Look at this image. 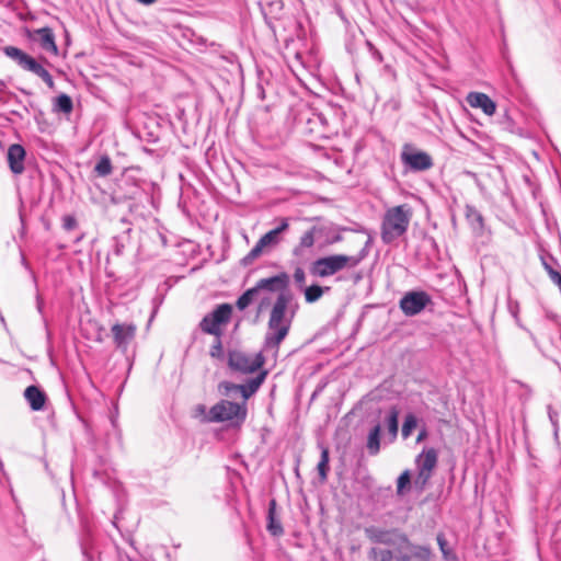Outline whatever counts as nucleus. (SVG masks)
<instances>
[{
  "mask_svg": "<svg viewBox=\"0 0 561 561\" xmlns=\"http://www.w3.org/2000/svg\"><path fill=\"white\" fill-rule=\"evenodd\" d=\"M297 304L290 290L278 294L272 306L267 322V331L264 336L263 351L277 356L280 343L289 333L291 322L295 318Z\"/></svg>",
  "mask_w": 561,
  "mask_h": 561,
  "instance_id": "nucleus-1",
  "label": "nucleus"
},
{
  "mask_svg": "<svg viewBox=\"0 0 561 561\" xmlns=\"http://www.w3.org/2000/svg\"><path fill=\"white\" fill-rule=\"evenodd\" d=\"M413 211L408 204L388 208L382 217L380 237L385 244H391L409 229Z\"/></svg>",
  "mask_w": 561,
  "mask_h": 561,
  "instance_id": "nucleus-2",
  "label": "nucleus"
},
{
  "mask_svg": "<svg viewBox=\"0 0 561 561\" xmlns=\"http://www.w3.org/2000/svg\"><path fill=\"white\" fill-rule=\"evenodd\" d=\"M248 416L245 402H233L226 399L219 400L210 408L209 419L213 423H227L230 427L239 428Z\"/></svg>",
  "mask_w": 561,
  "mask_h": 561,
  "instance_id": "nucleus-3",
  "label": "nucleus"
},
{
  "mask_svg": "<svg viewBox=\"0 0 561 561\" xmlns=\"http://www.w3.org/2000/svg\"><path fill=\"white\" fill-rule=\"evenodd\" d=\"M356 260L350 259L345 254H333L317 259L311 267L310 272L319 277H329L344 268H351L350 264H354Z\"/></svg>",
  "mask_w": 561,
  "mask_h": 561,
  "instance_id": "nucleus-4",
  "label": "nucleus"
},
{
  "mask_svg": "<svg viewBox=\"0 0 561 561\" xmlns=\"http://www.w3.org/2000/svg\"><path fill=\"white\" fill-rule=\"evenodd\" d=\"M397 561H431V547L413 543L405 534H398Z\"/></svg>",
  "mask_w": 561,
  "mask_h": 561,
  "instance_id": "nucleus-5",
  "label": "nucleus"
},
{
  "mask_svg": "<svg viewBox=\"0 0 561 561\" xmlns=\"http://www.w3.org/2000/svg\"><path fill=\"white\" fill-rule=\"evenodd\" d=\"M232 314V307L229 304L218 305L211 312L207 313L201 321L199 328L207 334L221 335L220 327L227 324Z\"/></svg>",
  "mask_w": 561,
  "mask_h": 561,
  "instance_id": "nucleus-6",
  "label": "nucleus"
},
{
  "mask_svg": "<svg viewBox=\"0 0 561 561\" xmlns=\"http://www.w3.org/2000/svg\"><path fill=\"white\" fill-rule=\"evenodd\" d=\"M402 164L412 172H423L433 168V158L425 151L416 150L412 145L405 144L400 153Z\"/></svg>",
  "mask_w": 561,
  "mask_h": 561,
  "instance_id": "nucleus-7",
  "label": "nucleus"
},
{
  "mask_svg": "<svg viewBox=\"0 0 561 561\" xmlns=\"http://www.w3.org/2000/svg\"><path fill=\"white\" fill-rule=\"evenodd\" d=\"M432 302V297L428 293L424 290H410L399 300V308L405 317H414L425 310Z\"/></svg>",
  "mask_w": 561,
  "mask_h": 561,
  "instance_id": "nucleus-8",
  "label": "nucleus"
},
{
  "mask_svg": "<svg viewBox=\"0 0 561 561\" xmlns=\"http://www.w3.org/2000/svg\"><path fill=\"white\" fill-rule=\"evenodd\" d=\"M438 461V453L435 448H423L422 453L416 456L415 465L417 476L415 483L423 488L430 481L433 470L436 468Z\"/></svg>",
  "mask_w": 561,
  "mask_h": 561,
  "instance_id": "nucleus-9",
  "label": "nucleus"
},
{
  "mask_svg": "<svg viewBox=\"0 0 561 561\" xmlns=\"http://www.w3.org/2000/svg\"><path fill=\"white\" fill-rule=\"evenodd\" d=\"M228 365L232 370L250 374L264 365V357L261 353L250 356L239 351H231L228 356Z\"/></svg>",
  "mask_w": 561,
  "mask_h": 561,
  "instance_id": "nucleus-10",
  "label": "nucleus"
},
{
  "mask_svg": "<svg viewBox=\"0 0 561 561\" xmlns=\"http://www.w3.org/2000/svg\"><path fill=\"white\" fill-rule=\"evenodd\" d=\"M327 231V226H312L306 230L299 239L298 244L293 248L291 254L298 260L307 259V254L313 248L316 240Z\"/></svg>",
  "mask_w": 561,
  "mask_h": 561,
  "instance_id": "nucleus-11",
  "label": "nucleus"
},
{
  "mask_svg": "<svg viewBox=\"0 0 561 561\" xmlns=\"http://www.w3.org/2000/svg\"><path fill=\"white\" fill-rule=\"evenodd\" d=\"M140 194L137 183L130 178H123L117 183V188L111 193V202L119 204L127 199H134Z\"/></svg>",
  "mask_w": 561,
  "mask_h": 561,
  "instance_id": "nucleus-12",
  "label": "nucleus"
},
{
  "mask_svg": "<svg viewBox=\"0 0 561 561\" xmlns=\"http://www.w3.org/2000/svg\"><path fill=\"white\" fill-rule=\"evenodd\" d=\"M398 534L401 533L396 529H381L376 526L365 528V535L371 542L387 546H396L399 543Z\"/></svg>",
  "mask_w": 561,
  "mask_h": 561,
  "instance_id": "nucleus-13",
  "label": "nucleus"
},
{
  "mask_svg": "<svg viewBox=\"0 0 561 561\" xmlns=\"http://www.w3.org/2000/svg\"><path fill=\"white\" fill-rule=\"evenodd\" d=\"M112 334L114 337V342L117 348L126 351L128 344L134 340L136 334V325L135 324H121L115 323L112 329Z\"/></svg>",
  "mask_w": 561,
  "mask_h": 561,
  "instance_id": "nucleus-14",
  "label": "nucleus"
},
{
  "mask_svg": "<svg viewBox=\"0 0 561 561\" xmlns=\"http://www.w3.org/2000/svg\"><path fill=\"white\" fill-rule=\"evenodd\" d=\"M31 38L37 42L43 50L53 55L58 54V47L55 42V34L50 27L45 26L34 30Z\"/></svg>",
  "mask_w": 561,
  "mask_h": 561,
  "instance_id": "nucleus-15",
  "label": "nucleus"
},
{
  "mask_svg": "<svg viewBox=\"0 0 561 561\" xmlns=\"http://www.w3.org/2000/svg\"><path fill=\"white\" fill-rule=\"evenodd\" d=\"M289 276L287 273L282 272L275 276L260 279L255 288L257 291L264 289L268 291H285L288 289Z\"/></svg>",
  "mask_w": 561,
  "mask_h": 561,
  "instance_id": "nucleus-16",
  "label": "nucleus"
},
{
  "mask_svg": "<svg viewBox=\"0 0 561 561\" xmlns=\"http://www.w3.org/2000/svg\"><path fill=\"white\" fill-rule=\"evenodd\" d=\"M467 102L471 107L481 108L488 116H492L496 111L494 101L482 92H470L467 95Z\"/></svg>",
  "mask_w": 561,
  "mask_h": 561,
  "instance_id": "nucleus-17",
  "label": "nucleus"
},
{
  "mask_svg": "<svg viewBox=\"0 0 561 561\" xmlns=\"http://www.w3.org/2000/svg\"><path fill=\"white\" fill-rule=\"evenodd\" d=\"M25 149L18 144L11 145L8 149V162L10 170L14 174H21L24 171Z\"/></svg>",
  "mask_w": 561,
  "mask_h": 561,
  "instance_id": "nucleus-18",
  "label": "nucleus"
},
{
  "mask_svg": "<svg viewBox=\"0 0 561 561\" xmlns=\"http://www.w3.org/2000/svg\"><path fill=\"white\" fill-rule=\"evenodd\" d=\"M465 217L473 234L477 237L483 236L485 230L484 218L474 206L466 205Z\"/></svg>",
  "mask_w": 561,
  "mask_h": 561,
  "instance_id": "nucleus-19",
  "label": "nucleus"
},
{
  "mask_svg": "<svg viewBox=\"0 0 561 561\" xmlns=\"http://www.w3.org/2000/svg\"><path fill=\"white\" fill-rule=\"evenodd\" d=\"M24 398L33 411L43 410L47 400L45 392L34 385H31L25 389Z\"/></svg>",
  "mask_w": 561,
  "mask_h": 561,
  "instance_id": "nucleus-20",
  "label": "nucleus"
},
{
  "mask_svg": "<svg viewBox=\"0 0 561 561\" xmlns=\"http://www.w3.org/2000/svg\"><path fill=\"white\" fill-rule=\"evenodd\" d=\"M276 507V500L272 499L268 502L266 529L272 536L279 537L284 534V528L280 519L277 517Z\"/></svg>",
  "mask_w": 561,
  "mask_h": 561,
  "instance_id": "nucleus-21",
  "label": "nucleus"
},
{
  "mask_svg": "<svg viewBox=\"0 0 561 561\" xmlns=\"http://www.w3.org/2000/svg\"><path fill=\"white\" fill-rule=\"evenodd\" d=\"M386 427V437L389 443H393L399 432V410L397 407H391L383 420Z\"/></svg>",
  "mask_w": 561,
  "mask_h": 561,
  "instance_id": "nucleus-22",
  "label": "nucleus"
},
{
  "mask_svg": "<svg viewBox=\"0 0 561 561\" xmlns=\"http://www.w3.org/2000/svg\"><path fill=\"white\" fill-rule=\"evenodd\" d=\"M266 375V370L260 371L255 377L250 378L245 383L240 385L239 388L240 394L243 399L242 402L247 403V400L259 390L261 385L264 382Z\"/></svg>",
  "mask_w": 561,
  "mask_h": 561,
  "instance_id": "nucleus-23",
  "label": "nucleus"
},
{
  "mask_svg": "<svg viewBox=\"0 0 561 561\" xmlns=\"http://www.w3.org/2000/svg\"><path fill=\"white\" fill-rule=\"evenodd\" d=\"M380 423H376L368 432L366 448L370 456H376L380 451Z\"/></svg>",
  "mask_w": 561,
  "mask_h": 561,
  "instance_id": "nucleus-24",
  "label": "nucleus"
},
{
  "mask_svg": "<svg viewBox=\"0 0 561 561\" xmlns=\"http://www.w3.org/2000/svg\"><path fill=\"white\" fill-rule=\"evenodd\" d=\"M24 70L31 71L34 75L38 76L48 85V88H54L55 83L51 75L33 57L31 58V60H28V64Z\"/></svg>",
  "mask_w": 561,
  "mask_h": 561,
  "instance_id": "nucleus-25",
  "label": "nucleus"
},
{
  "mask_svg": "<svg viewBox=\"0 0 561 561\" xmlns=\"http://www.w3.org/2000/svg\"><path fill=\"white\" fill-rule=\"evenodd\" d=\"M3 53L9 58L15 60L18 62V65L23 69H25V67L28 64V60H31V58H32L30 55H27L26 53H24L23 50H21L20 48L15 47V46H5L3 48Z\"/></svg>",
  "mask_w": 561,
  "mask_h": 561,
  "instance_id": "nucleus-26",
  "label": "nucleus"
},
{
  "mask_svg": "<svg viewBox=\"0 0 561 561\" xmlns=\"http://www.w3.org/2000/svg\"><path fill=\"white\" fill-rule=\"evenodd\" d=\"M436 540H437L439 550L442 552L443 559L445 561H457L458 560L455 550L450 547L449 542L447 541V539L443 533L437 534Z\"/></svg>",
  "mask_w": 561,
  "mask_h": 561,
  "instance_id": "nucleus-27",
  "label": "nucleus"
},
{
  "mask_svg": "<svg viewBox=\"0 0 561 561\" xmlns=\"http://www.w3.org/2000/svg\"><path fill=\"white\" fill-rule=\"evenodd\" d=\"M73 110V103L68 94L61 93L55 99L53 111L56 113L70 114Z\"/></svg>",
  "mask_w": 561,
  "mask_h": 561,
  "instance_id": "nucleus-28",
  "label": "nucleus"
},
{
  "mask_svg": "<svg viewBox=\"0 0 561 561\" xmlns=\"http://www.w3.org/2000/svg\"><path fill=\"white\" fill-rule=\"evenodd\" d=\"M320 449H321V456H320V461L318 462L317 469H318V474H319L320 480L322 482H324L328 479V473H329V470H330V467H329V461H330L329 448L323 446V445H321Z\"/></svg>",
  "mask_w": 561,
  "mask_h": 561,
  "instance_id": "nucleus-29",
  "label": "nucleus"
},
{
  "mask_svg": "<svg viewBox=\"0 0 561 561\" xmlns=\"http://www.w3.org/2000/svg\"><path fill=\"white\" fill-rule=\"evenodd\" d=\"M93 172L100 178H106L113 172V165L111 158L107 154H103L94 165Z\"/></svg>",
  "mask_w": 561,
  "mask_h": 561,
  "instance_id": "nucleus-30",
  "label": "nucleus"
},
{
  "mask_svg": "<svg viewBox=\"0 0 561 561\" xmlns=\"http://www.w3.org/2000/svg\"><path fill=\"white\" fill-rule=\"evenodd\" d=\"M259 291L255 286L245 290L237 300L236 306L239 310H244L248 308L253 300L256 298Z\"/></svg>",
  "mask_w": 561,
  "mask_h": 561,
  "instance_id": "nucleus-31",
  "label": "nucleus"
},
{
  "mask_svg": "<svg viewBox=\"0 0 561 561\" xmlns=\"http://www.w3.org/2000/svg\"><path fill=\"white\" fill-rule=\"evenodd\" d=\"M368 557L371 561H393L397 557L389 549L371 548L368 552Z\"/></svg>",
  "mask_w": 561,
  "mask_h": 561,
  "instance_id": "nucleus-32",
  "label": "nucleus"
},
{
  "mask_svg": "<svg viewBox=\"0 0 561 561\" xmlns=\"http://www.w3.org/2000/svg\"><path fill=\"white\" fill-rule=\"evenodd\" d=\"M265 247L257 240L255 245L251 249V251L241 260V264L243 266L251 265L256 259H259Z\"/></svg>",
  "mask_w": 561,
  "mask_h": 561,
  "instance_id": "nucleus-33",
  "label": "nucleus"
},
{
  "mask_svg": "<svg viewBox=\"0 0 561 561\" xmlns=\"http://www.w3.org/2000/svg\"><path fill=\"white\" fill-rule=\"evenodd\" d=\"M417 426V417L413 413H408L404 417L401 434L404 439L411 436L413 430Z\"/></svg>",
  "mask_w": 561,
  "mask_h": 561,
  "instance_id": "nucleus-34",
  "label": "nucleus"
},
{
  "mask_svg": "<svg viewBox=\"0 0 561 561\" xmlns=\"http://www.w3.org/2000/svg\"><path fill=\"white\" fill-rule=\"evenodd\" d=\"M209 414H210V409L207 410L206 405L205 404H196L193 409H192V417L195 419V420H198L201 423H213L211 420L209 419Z\"/></svg>",
  "mask_w": 561,
  "mask_h": 561,
  "instance_id": "nucleus-35",
  "label": "nucleus"
},
{
  "mask_svg": "<svg viewBox=\"0 0 561 561\" xmlns=\"http://www.w3.org/2000/svg\"><path fill=\"white\" fill-rule=\"evenodd\" d=\"M240 385L230 382V381H221L218 385V390L221 394L226 397H233L237 393H240Z\"/></svg>",
  "mask_w": 561,
  "mask_h": 561,
  "instance_id": "nucleus-36",
  "label": "nucleus"
},
{
  "mask_svg": "<svg viewBox=\"0 0 561 561\" xmlns=\"http://www.w3.org/2000/svg\"><path fill=\"white\" fill-rule=\"evenodd\" d=\"M323 294V289L319 285H311L305 289V298L309 304L316 302Z\"/></svg>",
  "mask_w": 561,
  "mask_h": 561,
  "instance_id": "nucleus-37",
  "label": "nucleus"
},
{
  "mask_svg": "<svg viewBox=\"0 0 561 561\" xmlns=\"http://www.w3.org/2000/svg\"><path fill=\"white\" fill-rule=\"evenodd\" d=\"M282 238L272 229L263 234L259 241L265 247H273L280 242Z\"/></svg>",
  "mask_w": 561,
  "mask_h": 561,
  "instance_id": "nucleus-38",
  "label": "nucleus"
},
{
  "mask_svg": "<svg viewBox=\"0 0 561 561\" xmlns=\"http://www.w3.org/2000/svg\"><path fill=\"white\" fill-rule=\"evenodd\" d=\"M216 337H217L216 341L210 346L209 354L214 358H222L224 357V350H222V344H221V341H220V336H216Z\"/></svg>",
  "mask_w": 561,
  "mask_h": 561,
  "instance_id": "nucleus-39",
  "label": "nucleus"
},
{
  "mask_svg": "<svg viewBox=\"0 0 561 561\" xmlns=\"http://www.w3.org/2000/svg\"><path fill=\"white\" fill-rule=\"evenodd\" d=\"M410 481H411V477H410L409 470H405L404 472H402L399 476L398 481H397V491L399 494H401L403 492V489L408 484H410Z\"/></svg>",
  "mask_w": 561,
  "mask_h": 561,
  "instance_id": "nucleus-40",
  "label": "nucleus"
},
{
  "mask_svg": "<svg viewBox=\"0 0 561 561\" xmlns=\"http://www.w3.org/2000/svg\"><path fill=\"white\" fill-rule=\"evenodd\" d=\"M78 227V221L73 215H65L62 217V228L67 231L75 230Z\"/></svg>",
  "mask_w": 561,
  "mask_h": 561,
  "instance_id": "nucleus-41",
  "label": "nucleus"
},
{
  "mask_svg": "<svg viewBox=\"0 0 561 561\" xmlns=\"http://www.w3.org/2000/svg\"><path fill=\"white\" fill-rule=\"evenodd\" d=\"M289 220L290 218L287 217L277 218L276 221L278 222V225L273 230L280 237L282 233L288 230Z\"/></svg>",
  "mask_w": 561,
  "mask_h": 561,
  "instance_id": "nucleus-42",
  "label": "nucleus"
},
{
  "mask_svg": "<svg viewBox=\"0 0 561 561\" xmlns=\"http://www.w3.org/2000/svg\"><path fill=\"white\" fill-rule=\"evenodd\" d=\"M543 266L546 271L548 272L551 280L557 284L561 279V272L556 270L550 263L543 261Z\"/></svg>",
  "mask_w": 561,
  "mask_h": 561,
  "instance_id": "nucleus-43",
  "label": "nucleus"
},
{
  "mask_svg": "<svg viewBox=\"0 0 561 561\" xmlns=\"http://www.w3.org/2000/svg\"><path fill=\"white\" fill-rule=\"evenodd\" d=\"M331 228L327 227V231L323 236H327V243L328 244H334L337 242H341L343 240V237L340 232H335L333 234L330 233Z\"/></svg>",
  "mask_w": 561,
  "mask_h": 561,
  "instance_id": "nucleus-44",
  "label": "nucleus"
},
{
  "mask_svg": "<svg viewBox=\"0 0 561 561\" xmlns=\"http://www.w3.org/2000/svg\"><path fill=\"white\" fill-rule=\"evenodd\" d=\"M294 279H295V283L302 287L306 283V274H305V271L301 268V267H297L294 272Z\"/></svg>",
  "mask_w": 561,
  "mask_h": 561,
  "instance_id": "nucleus-45",
  "label": "nucleus"
},
{
  "mask_svg": "<svg viewBox=\"0 0 561 561\" xmlns=\"http://www.w3.org/2000/svg\"><path fill=\"white\" fill-rule=\"evenodd\" d=\"M366 255H367V252L365 249L359 251V253L356 255H348L350 259L356 260V262L354 264H350V267L351 268L356 267L366 257Z\"/></svg>",
  "mask_w": 561,
  "mask_h": 561,
  "instance_id": "nucleus-46",
  "label": "nucleus"
},
{
  "mask_svg": "<svg viewBox=\"0 0 561 561\" xmlns=\"http://www.w3.org/2000/svg\"><path fill=\"white\" fill-rule=\"evenodd\" d=\"M367 45H368V47H369V49H370V51H371V54H373V57H374L378 62H381V61H382V59H383V58H382L381 53H380L378 49H376V48L373 46V44H371V43H369V42H368V43H367Z\"/></svg>",
  "mask_w": 561,
  "mask_h": 561,
  "instance_id": "nucleus-47",
  "label": "nucleus"
},
{
  "mask_svg": "<svg viewBox=\"0 0 561 561\" xmlns=\"http://www.w3.org/2000/svg\"><path fill=\"white\" fill-rule=\"evenodd\" d=\"M428 436V432H427V428L425 426H423L419 434H417V437H416V443H422L424 439H426Z\"/></svg>",
  "mask_w": 561,
  "mask_h": 561,
  "instance_id": "nucleus-48",
  "label": "nucleus"
},
{
  "mask_svg": "<svg viewBox=\"0 0 561 561\" xmlns=\"http://www.w3.org/2000/svg\"><path fill=\"white\" fill-rule=\"evenodd\" d=\"M510 311H511L512 316L515 318V320L518 321V316H517L518 305H515V306L510 305Z\"/></svg>",
  "mask_w": 561,
  "mask_h": 561,
  "instance_id": "nucleus-49",
  "label": "nucleus"
},
{
  "mask_svg": "<svg viewBox=\"0 0 561 561\" xmlns=\"http://www.w3.org/2000/svg\"><path fill=\"white\" fill-rule=\"evenodd\" d=\"M83 561H99L95 558H93L91 554L88 553L87 550H83Z\"/></svg>",
  "mask_w": 561,
  "mask_h": 561,
  "instance_id": "nucleus-50",
  "label": "nucleus"
},
{
  "mask_svg": "<svg viewBox=\"0 0 561 561\" xmlns=\"http://www.w3.org/2000/svg\"><path fill=\"white\" fill-rule=\"evenodd\" d=\"M43 306H44L43 300L41 299V297H39V296H37V310H38L39 312H42V310H43Z\"/></svg>",
  "mask_w": 561,
  "mask_h": 561,
  "instance_id": "nucleus-51",
  "label": "nucleus"
},
{
  "mask_svg": "<svg viewBox=\"0 0 561 561\" xmlns=\"http://www.w3.org/2000/svg\"><path fill=\"white\" fill-rule=\"evenodd\" d=\"M138 2L142 3V4H152L154 3L157 0H137Z\"/></svg>",
  "mask_w": 561,
  "mask_h": 561,
  "instance_id": "nucleus-52",
  "label": "nucleus"
},
{
  "mask_svg": "<svg viewBox=\"0 0 561 561\" xmlns=\"http://www.w3.org/2000/svg\"><path fill=\"white\" fill-rule=\"evenodd\" d=\"M267 304H268V299H267V298H266V299H263V300L260 302L259 310L261 311V310L264 308V306H265V305H267Z\"/></svg>",
  "mask_w": 561,
  "mask_h": 561,
  "instance_id": "nucleus-53",
  "label": "nucleus"
},
{
  "mask_svg": "<svg viewBox=\"0 0 561 561\" xmlns=\"http://www.w3.org/2000/svg\"><path fill=\"white\" fill-rule=\"evenodd\" d=\"M271 5H277V7H278V9H282V3H280V1H277V2H275V3L273 2V3H271Z\"/></svg>",
  "mask_w": 561,
  "mask_h": 561,
  "instance_id": "nucleus-54",
  "label": "nucleus"
},
{
  "mask_svg": "<svg viewBox=\"0 0 561 561\" xmlns=\"http://www.w3.org/2000/svg\"><path fill=\"white\" fill-rule=\"evenodd\" d=\"M557 285H558V287H559V289L561 291V279L557 283Z\"/></svg>",
  "mask_w": 561,
  "mask_h": 561,
  "instance_id": "nucleus-55",
  "label": "nucleus"
},
{
  "mask_svg": "<svg viewBox=\"0 0 561 561\" xmlns=\"http://www.w3.org/2000/svg\"><path fill=\"white\" fill-rule=\"evenodd\" d=\"M21 91L25 94H30V92L25 91V89H22Z\"/></svg>",
  "mask_w": 561,
  "mask_h": 561,
  "instance_id": "nucleus-56",
  "label": "nucleus"
}]
</instances>
